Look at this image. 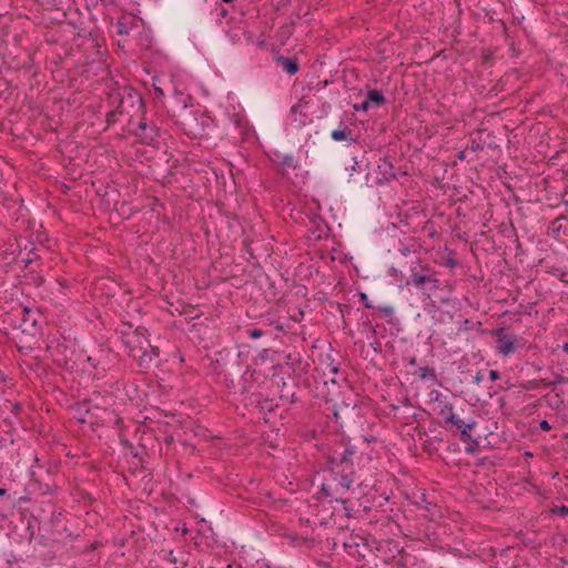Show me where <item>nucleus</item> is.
Instances as JSON below:
<instances>
[{"instance_id": "aec40b11", "label": "nucleus", "mask_w": 568, "mask_h": 568, "mask_svg": "<svg viewBox=\"0 0 568 568\" xmlns=\"http://www.w3.org/2000/svg\"><path fill=\"white\" fill-rule=\"evenodd\" d=\"M554 513L561 517L568 516V507L562 505L560 507L555 508Z\"/></svg>"}, {"instance_id": "7ed1b4c3", "label": "nucleus", "mask_w": 568, "mask_h": 568, "mask_svg": "<svg viewBox=\"0 0 568 568\" xmlns=\"http://www.w3.org/2000/svg\"><path fill=\"white\" fill-rule=\"evenodd\" d=\"M496 349L503 356H509L515 353L518 338L513 333H508L505 328L495 332Z\"/></svg>"}, {"instance_id": "dca6fc26", "label": "nucleus", "mask_w": 568, "mask_h": 568, "mask_svg": "<svg viewBox=\"0 0 568 568\" xmlns=\"http://www.w3.org/2000/svg\"><path fill=\"white\" fill-rule=\"evenodd\" d=\"M116 28H118V33L119 34H129L130 33L129 27L123 21H118Z\"/></svg>"}, {"instance_id": "393cba45", "label": "nucleus", "mask_w": 568, "mask_h": 568, "mask_svg": "<svg viewBox=\"0 0 568 568\" xmlns=\"http://www.w3.org/2000/svg\"><path fill=\"white\" fill-rule=\"evenodd\" d=\"M329 488H331L329 485H323V487H322V489L326 494V496L333 497L334 494L329 493Z\"/></svg>"}, {"instance_id": "72a5a7b5", "label": "nucleus", "mask_w": 568, "mask_h": 568, "mask_svg": "<svg viewBox=\"0 0 568 568\" xmlns=\"http://www.w3.org/2000/svg\"><path fill=\"white\" fill-rule=\"evenodd\" d=\"M292 111H293V112H296V105H293V106H292Z\"/></svg>"}, {"instance_id": "a211bd4d", "label": "nucleus", "mask_w": 568, "mask_h": 568, "mask_svg": "<svg viewBox=\"0 0 568 568\" xmlns=\"http://www.w3.org/2000/svg\"><path fill=\"white\" fill-rule=\"evenodd\" d=\"M247 334H248V336H250L251 338L256 339V338L262 337V336H263V334H264V332H263L262 329H260V328H252V329H248V331H247Z\"/></svg>"}, {"instance_id": "6e6552de", "label": "nucleus", "mask_w": 568, "mask_h": 568, "mask_svg": "<svg viewBox=\"0 0 568 568\" xmlns=\"http://www.w3.org/2000/svg\"><path fill=\"white\" fill-rule=\"evenodd\" d=\"M356 453L354 447H346L343 452L339 464L343 468L353 469L352 457Z\"/></svg>"}, {"instance_id": "f704fd0d", "label": "nucleus", "mask_w": 568, "mask_h": 568, "mask_svg": "<svg viewBox=\"0 0 568 568\" xmlns=\"http://www.w3.org/2000/svg\"><path fill=\"white\" fill-rule=\"evenodd\" d=\"M223 2H232L233 0H222Z\"/></svg>"}, {"instance_id": "20e7f679", "label": "nucleus", "mask_w": 568, "mask_h": 568, "mask_svg": "<svg viewBox=\"0 0 568 568\" xmlns=\"http://www.w3.org/2000/svg\"><path fill=\"white\" fill-rule=\"evenodd\" d=\"M335 487L334 493L335 494H344L347 490L351 489L353 483H354V476H353V469L343 468L341 470V474H336L334 477Z\"/></svg>"}, {"instance_id": "c85d7f7f", "label": "nucleus", "mask_w": 568, "mask_h": 568, "mask_svg": "<svg viewBox=\"0 0 568 568\" xmlns=\"http://www.w3.org/2000/svg\"><path fill=\"white\" fill-rule=\"evenodd\" d=\"M458 159L464 160L465 159V151H462L458 153Z\"/></svg>"}, {"instance_id": "2f4dec72", "label": "nucleus", "mask_w": 568, "mask_h": 568, "mask_svg": "<svg viewBox=\"0 0 568 568\" xmlns=\"http://www.w3.org/2000/svg\"><path fill=\"white\" fill-rule=\"evenodd\" d=\"M562 351H564V352H566V353H568V343H565V344L562 345Z\"/></svg>"}, {"instance_id": "4468645a", "label": "nucleus", "mask_w": 568, "mask_h": 568, "mask_svg": "<svg viewBox=\"0 0 568 568\" xmlns=\"http://www.w3.org/2000/svg\"><path fill=\"white\" fill-rule=\"evenodd\" d=\"M364 539L361 536H351L348 540L344 542L345 548L358 547L359 542Z\"/></svg>"}, {"instance_id": "ddd939ff", "label": "nucleus", "mask_w": 568, "mask_h": 568, "mask_svg": "<svg viewBox=\"0 0 568 568\" xmlns=\"http://www.w3.org/2000/svg\"><path fill=\"white\" fill-rule=\"evenodd\" d=\"M475 422L467 423L464 428L460 429V439L463 442H469L471 439V435L468 433L469 429H471L475 426Z\"/></svg>"}, {"instance_id": "473e14b6", "label": "nucleus", "mask_w": 568, "mask_h": 568, "mask_svg": "<svg viewBox=\"0 0 568 568\" xmlns=\"http://www.w3.org/2000/svg\"><path fill=\"white\" fill-rule=\"evenodd\" d=\"M7 494V490L4 488H0V496H4Z\"/></svg>"}, {"instance_id": "0eeeda50", "label": "nucleus", "mask_w": 568, "mask_h": 568, "mask_svg": "<svg viewBox=\"0 0 568 568\" xmlns=\"http://www.w3.org/2000/svg\"><path fill=\"white\" fill-rule=\"evenodd\" d=\"M366 100L369 102L372 108H379L386 102L384 94L378 90H369L367 92Z\"/></svg>"}, {"instance_id": "5701e85b", "label": "nucleus", "mask_w": 568, "mask_h": 568, "mask_svg": "<svg viewBox=\"0 0 568 568\" xmlns=\"http://www.w3.org/2000/svg\"><path fill=\"white\" fill-rule=\"evenodd\" d=\"M539 427L545 430V432H549L552 427L551 425L547 422V420H541L539 423Z\"/></svg>"}, {"instance_id": "9d476101", "label": "nucleus", "mask_w": 568, "mask_h": 568, "mask_svg": "<svg viewBox=\"0 0 568 568\" xmlns=\"http://www.w3.org/2000/svg\"><path fill=\"white\" fill-rule=\"evenodd\" d=\"M446 423L455 425L458 429H462L465 427V425H467V423H465L462 418H459L458 415H456L455 413H450L446 417Z\"/></svg>"}, {"instance_id": "412c9836", "label": "nucleus", "mask_w": 568, "mask_h": 568, "mask_svg": "<svg viewBox=\"0 0 568 568\" xmlns=\"http://www.w3.org/2000/svg\"><path fill=\"white\" fill-rule=\"evenodd\" d=\"M359 297L361 300L364 302V306L367 307V308H373V304L371 303V301L368 300V296L367 294L365 293H361L359 294Z\"/></svg>"}, {"instance_id": "f3484780", "label": "nucleus", "mask_w": 568, "mask_h": 568, "mask_svg": "<svg viewBox=\"0 0 568 568\" xmlns=\"http://www.w3.org/2000/svg\"><path fill=\"white\" fill-rule=\"evenodd\" d=\"M372 105L369 104V102L365 99L362 103H357V104H354V110L356 111H367L368 109H371Z\"/></svg>"}, {"instance_id": "f03ea898", "label": "nucleus", "mask_w": 568, "mask_h": 568, "mask_svg": "<svg viewBox=\"0 0 568 568\" xmlns=\"http://www.w3.org/2000/svg\"><path fill=\"white\" fill-rule=\"evenodd\" d=\"M406 285H413L422 294L429 297L430 292L440 287V281L436 277L434 272L423 273L413 271L406 280Z\"/></svg>"}, {"instance_id": "7c9ffc66", "label": "nucleus", "mask_w": 568, "mask_h": 568, "mask_svg": "<svg viewBox=\"0 0 568 568\" xmlns=\"http://www.w3.org/2000/svg\"><path fill=\"white\" fill-rule=\"evenodd\" d=\"M226 13H227V11L225 9H221V11H220V16L221 17H225Z\"/></svg>"}, {"instance_id": "4be33fe9", "label": "nucleus", "mask_w": 568, "mask_h": 568, "mask_svg": "<svg viewBox=\"0 0 568 568\" xmlns=\"http://www.w3.org/2000/svg\"><path fill=\"white\" fill-rule=\"evenodd\" d=\"M164 559H165V560H168V561H169V562H171V564H174V565H175V564H176V561H178V560H176V557H175V556H174V554H173V550H169V551L165 554Z\"/></svg>"}, {"instance_id": "c756f323", "label": "nucleus", "mask_w": 568, "mask_h": 568, "mask_svg": "<svg viewBox=\"0 0 568 568\" xmlns=\"http://www.w3.org/2000/svg\"><path fill=\"white\" fill-rule=\"evenodd\" d=\"M480 149H481V148H480V145H479V144H473V145H471V150H475V151H476V150H480Z\"/></svg>"}, {"instance_id": "423d86ee", "label": "nucleus", "mask_w": 568, "mask_h": 568, "mask_svg": "<svg viewBox=\"0 0 568 568\" xmlns=\"http://www.w3.org/2000/svg\"><path fill=\"white\" fill-rule=\"evenodd\" d=\"M378 171L385 181H389L396 176L395 169L392 162L387 159L382 160V162L378 164Z\"/></svg>"}, {"instance_id": "cd10ccee", "label": "nucleus", "mask_w": 568, "mask_h": 568, "mask_svg": "<svg viewBox=\"0 0 568 568\" xmlns=\"http://www.w3.org/2000/svg\"><path fill=\"white\" fill-rule=\"evenodd\" d=\"M155 91L160 94V95H164V92L161 88L159 87H155Z\"/></svg>"}, {"instance_id": "39448f33", "label": "nucleus", "mask_w": 568, "mask_h": 568, "mask_svg": "<svg viewBox=\"0 0 568 568\" xmlns=\"http://www.w3.org/2000/svg\"><path fill=\"white\" fill-rule=\"evenodd\" d=\"M276 62L283 68L288 74L293 75L298 72L300 63L296 58H286L283 55L276 57Z\"/></svg>"}, {"instance_id": "a878e982", "label": "nucleus", "mask_w": 568, "mask_h": 568, "mask_svg": "<svg viewBox=\"0 0 568 568\" xmlns=\"http://www.w3.org/2000/svg\"><path fill=\"white\" fill-rule=\"evenodd\" d=\"M382 311H383L385 314L390 315V314H393V311H394V310H393V307H392V306H385V307H383V308H382Z\"/></svg>"}, {"instance_id": "bb28decb", "label": "nucleus", "mask_w": 568, "mask_h": 568, "mask_svg": "<svg viewBox=\"0 0 568 568\" xmlns=\"http://www.w3.org/2000/svg\"><path fill=\"white\" fill-rule=\"evenodd\" d=\"M139 126H140V129H141L142 131H145V130H146V128H148V124H146V122L141 121V122H140V124H139Z\"/></svg>"}, {"instance_id": "1a4fd4ad", "label": "nucleus", "mask_w": 568, "mask_h": 568, "mask_svg": "<svg viewBox=\"0 0 568 568\" xmlns=\"http://www.w3.org/2000/svg\"><path fill=\"white\" fill-rule=\"evenodd\" d=\"M352 131L348 128H344L342 130H334L331 133V136L334 141H351L354 142V139L351 136Z\"/></svg>"}, {"instance_id": "6ab92c4d", "label": "nucleus", "mask_w": 568, "mask_h": 568, "mask_svg": "<svg viewBox=\"0 0 568 568\" xmlns=\"http://www.w3.org/2000/svg\"><path fill=\"white\" fill-rule=\"evenodd\" d=\"M38 258V255L31 251L29 254H28V257L27 258H23V263H24V266L28 267L31 263H33Z\"/></svg>"}, {"instance_id": "f8f14e48", "label": "nucleus", "mask_w": 568, "mask_h": 568, "mask_svg": "<svg viewBox=\"0 0 568 568\" xmlns=\"http://www.w3.org/2000/svg\"><path fill=\"white\" fill-rule=\"evenodd\" d=\"M418 375L422 379H428V378L436 379V374H435L434 368L428 367V366L420 367L418 371Z\"/></svg>"}, {"instance_id": "b1692460", "label": "nucleus", "mask_w": 568, "mask_h": 568, "mask_svg": "<svg viewBox=\"0 0 568 568\" xmlns=\"http://www.w3.org/2000/svg\"><path fill=\"white\" fill-rule=\"evenodd\" d=\"M499 376H500V375H499V372H498V371L491 369V371L489 372V378H490V381H493V382L497 381V379L499 378Z\"/></svg>"}, {"instance_id": "2eb2a0df", "label": "nucleus", "mask_w": 568, "mask_h": 568, "mask_svg": "<svg viewBox=\"0 0 568 568\" xmlns=\"http://www.w3.org/2000/svg\"><path fill=\"white\" fill-rule=\"evenodd\" d=\"M548 402L550 403L551 407L556 408L564 404V399L561 398L559 393H556L554 397L548 399Z\"/></svg>"}, {"instance_id": "f257e3e1", "label": "nucleus", "mask_w": 568, "mask_h": 568, "mask_svg": "<svg viewBox=\"0 0 568 568\" xmlns=\"http://www.w3.org/2000/svg\"><path fill=\"white\" fill-rule=\"evenodd\" d=\"M128 346L130 347V356L138 359L140 367L143 368L150 367L153 356H159V349L152 347L139 329L128 341Z\"/></svg>"}, {"instance_id": "9b49d317", "label": "nucleus", "mask_w": 568, "mask_h": 568, "mask_svg": "<svg viewBox=\"0 0 568 568\" xmlns=\"http://www.w3.org/2000/svg\"><path fill=\"white\" fill-rule=\"evenodd\" d=\"M568 383V378L562 376V375H557L555 381L552 382H548L546 384V387L549 388L551 392H556L557 390V386L559 384H567Z\"/></svg>"}]
</instances>
